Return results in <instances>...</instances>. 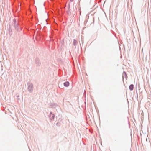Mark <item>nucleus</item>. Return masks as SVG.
Returning a JSON list of instances; mask_svg holds the SVG:
<instances>
[{
  "instance_id": "obj_1",
  "label": "nucleus",
  "mask_w": 151,
  "mask_h": 151,
  "mask_svg": "<svg viewBox=\"0 0 151 151\" xmlns=\"http://www.w3.org/2000/svg\"><path fill=\"white\" fill-rule=\"evenodd\" d=\"M36 6L39 9H42L45 5L44 3H41L39 1L36 2Z\"/></svg>"
},
{
  "instance_id": "obj_2",
  "label": "nucleus",
  "mask_w": 151,
  "mask_h": 151,
  "mask_svg": "<svg viewBox=\"0 0 151 151\" xmlns=\"http://www.w3.org/2000/svg\"><path fill=\"white\" fill-rule=\"evenodd\" d=\"M134 88V86L133 84L130 85L129 86V89L132 91V90Z\"/></svg>"
},
{
  "instance_id": "obj_3",
  "label": "nucleus",
  "mask_w": 151,
  "mask_h": 151,
  "mask_svg": "<svg viewBox=\"0 0 151 151\" xmlns=\"http://www.w3.org/2000/svg\"><path fill=\"white\" fill-rule=\"evenodd\" d=\"M69 84V83L68 82H66L64 83V86L66 87L68 86Z\"/></svg>"
},
{
  "instance_id": "obj_4",
  "label": "nucleus",
  "mask_w": 151,
  "mask_h": 151,
  "mask_svg": "<svg viewBox=\"0 0 151 151\" xmlns=\"http://www.w3.org/2000/svg\"><path fill=\"white\" fill-rule=\"evenodd\" d=\"M77 43V41L76 40H75L73 41V44L74 45H76Z\"/></svg>"
},
{
  "instance_id": "obj_5",
  "label": "nucleus",
  "mask_w": 151,
  "mask_h": 151,
  "mask_svg": "<svg viewBox=\"0 0 151 151\" xmlns=\"http://www.w3.org/2000/svg\"><path fill=\"white\" fill-rule=\"evenodd\" d=\"M73 1V0H70V1H71V2Z\"/></svg>"
},
{
  "instance_id": "obj_6",
  "label": "nucleus",
  "mask_w": 151,
  "mask_h": 151,
  "mask_svg": "<svg viewBox=\"0 0 151 151\" xmlns=\"http://www.w3.org/2000/svg\"><path fill=\"white\" fill-rule=\"evenodd\" d=\"M45 22H47V20L46 19L45 20Z\"/></svg>"
},
{
  "instance_id": "obj_7",
  "label": "nucleus",
  "mask_w": 151,
  "mask_h": 151,
  "mask_svg": "<svg viewBox=\"0 0 151 151\" xmlns=\"http://www.w3.org/2000/svg\"><path fill=\"white\" fill-rule=\"evenodd\" d=\"M81 12H80V14H81Z\"/></svg>"
}]
</instances>
